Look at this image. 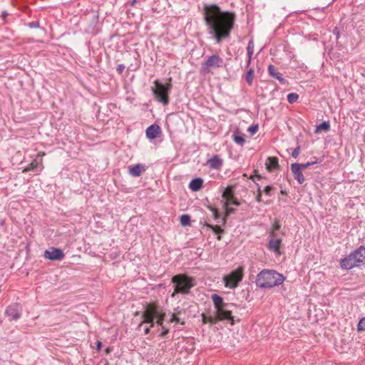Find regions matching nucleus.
Wrapping results in <instances>:
<instances>
[{
  "instance_id": "nucleus-1",
  "label": "nucleus",
  "mask_w": 365,
  "mask_h": 365,
  "mask_svg": "<svg viewBox=\"0 0 365 365\" xmlns=\"http://www.w3.org/2000/svg\"><path fill=\"white\" fill-rule=\"evenodd\" d=\"M203 17L207 32L216 43L230 38L235 21L234 13L222 11L215 4H204Z\"/></svg>"
},
{
  "instance_id": "nucleus-2",
  "label": "nucleus",
  "mask_w": 365,
  "mask_h": 365,
  "mask_svg": "<svg viewBox=\"0 0 365 365\" xmlns=\"http://www.w3.org/2000/svg\"><path fill=\"white\" fill-rule=\"evenodd\" d=\"M284 277L274 270L263 269L257 276L256 284L260 288H271L283 283Z\"/></svg>"
},
{
  "instance_id": "nucleus-3",
  "label": "nucleus",
  "mask_w": 365,
  "mask_h": 365,
  "mask_svg": "<svg viewBox=\"0 0 365 365\" xmlns=\"http://www.w3.org/2000/svg\"><path fill=\"white\" fill-rule=\"evenodd\" d=\"M194 279L186 274H176L171 279L172 283L174 284V292L171 297H174L176 294H187L190 293V289L195 286Z\"/></svg>"
},
{
  "instance_id": "nucleus-4",
  "label": "nucleus",
  "mask_w": 365,
  "mask_h": 365,
  "mask_svg": "<svg viewBox=\"0 0 365 365\" xmlns=\"http://www.w3.org/2000/svg\"><path fill=\"white\" fill-rule=\"evenodd\" d=\"M211 299L213 302L216 314L221 317L220 319H227L231 324H234V318L232 315L231 308L235 307V304L225 303L223 298L216 294H212Z\"/></svg>"
},
{
  "instance_id": "nucleus-5",
  "label": "nucleus",
  "mask_w": 365,
  "mask_h": 365,
  "mask_svg": "<svg viewBox=\"0 0 365 365\" xmlns=\"http://www.w3.org/2000/svg\"><path fill=\"white\" fill-rule=\"evenodd\" d=\"M361 263H365V247H360L341 261L343 269H350Z\"/></svg>"
},
{
  "instance_id": "nucleus-6",
  "label": "nucleus",
  "mask_w": 365,
  "mask_h": 365,
  "mask_svg": "<svg viewBox=\"0 0 365 365\" xmlns=\"http://www.w3.org/2000/svg\"><path fill=\"white\" fill-rule=\"evenodd\" d=\"M154 84L155 86L152 87V91L155 99L163 106H167L169 103L168 95L172 88L170 82L163 84L158 80H155Z\"/></svg>"
},
{
  "instance_id": "nucleus-7",
  "label": "nucleus",
  "mask_w": 365,
  "mask_h": 365,
  "mask_svg": "<svg viewBox=\"0 0 365 365\" xmlns=\"http://www.w3.org/2000/svg\"><path fill=\"white\" fill-rule=\"evenodd\" d=\"M165 314H160L155 307H149L143 314V322L139 324V327L143 326V323L150 324V327L154 326V319L157 318V324L163 327Z\"/></svg>"
},
{
  "instance_id": "nucleus-8",
  "label": "nucleus",
  "mask_w": 365,
  "mask_h": 365,
  "mask_svg": "<svg viewBox=\"0 0 365 365\" xmlns=\"http://www.w3.org/2000/svg\"><path fill=\"white\" fill-rule=\"evenodd\" d=\"M243 276V268L239 267L236 269L232 271L229 274L223 277L225 286L230 289L236 288L239 283L242 280Z\"/></svg>"
},
{
  "instance_id": "nucleus-9",
  "label": "nucleus",
  "mask_w": 365,
  "mask_h": 365,
  "mask_svg": "<svg viewBox=\"0 0 365 365\" xmlns=\"http://www.w3.org/2000/svg\"><path fill=\"white\" fill-rule=\"evenodd\" d=\"M223 64V59L219 55L213 54L202 63V70L204 73H209L212 68L222 67Z\"/></svg>"
},
{
  "instance_id": "nucleus-10",
  "label": "nucleus",
  "mask_w": 365,
  "mask_h": 365,
  "mask_svg": "<svg viewBox=\"0 0 365 365\" xmlns=\"http://www.w3.org/2000/svg\"><path fill=\"white\" fill-rule=\"evenodd\" d=\"M282 239L277 237V233L271 232L268 237L267 248L274 252L279 253L281 247Z\"/></svg>"
},
{
  "instance_id": "nucleus-11",
  "label": "nucleus",
  "mask_w": 365,
  "mask_h": 365,
  "mask_svg": "<svg viewBox=\"0 0 365 365\" xmlns=\"http://www.w3.org/2000/svg\"><path fill=\"white\" fill-rule=\"evenodd\" d=\"M64 256L63 250L58 248L50 247L44 252V257L52 261L61 260Z\"/></svg>"
},
{
  "instance_id": "nucleus-12",
  "label": "nucleus",
  "mask_w": 365,
  "mask_h": 365,
  "mask_svg": "<svg viewBox=\"0 0 365 365\" xmlns=\"http://www.w3.org/2000/svg\"><path fill=\"white\" fill-rule=\"evenodd\" d=\"M5 314L9 317V320H17L21 317V310L17 304L8 306L5 310Z\"/></svg>"
},
{
  "instance_id": "nucleus-13",
  "label": "nucleus",
  "mask_w": 365,
  "mask_h": 365,
  "mask_svg": "<svg viewBox=\"0 0 365 365\" xmlns=\"http://www.w3.org/2000/svg\"><path fill=\"white\" fill-rule=\"evenodd\" d=\"M222 197L223 198V205L222 207H226L227 205H230V202L235 197V189L233 186H229L225 188L222 194Z\"/></svg>"
},
{
  "instance_id": "nucleus-14",
  "label": "nucleus",
  "mask_w": 365,
  "mask_h": 365,
  "mask_svg": "<svg viewBox=\"0 0 365 365\" xmlns=\"http://www.w3.org/2000/svg\"><path fill=\"white\" fill-rule=\"evenodd\" d=\"M291 170L299 184H302L305 181V178L299 169V163H294L291 165Z\"/></svg>"
},
{
  "instance_id": "nucleus-15",
  "label": "nucleus",
  "mask_w": 365,
  "mask_h": 365,
  "mask_svg": "<svg viewBox=\"0 0 365 365\" xmlns=\"http://www.w3.org/2000/svg\"><path fill=\"white\" fill-rule=\"evenodd\" d=\"M267 70L269 76L278 80L282 84L285 85L287 83V80L283 78L282 74L277 71L274 66L269 65Z\"/></svg>"
},
{
  "instance_id": "nucleus-16",
  "label": "nucleus",
  "mask_w": 365,
  "mask_h": 365,
  "mask_svg": "<svg viewBox=\"0 0 365 365\" xmlns=\"http://www.w3.org/2000/svg\"><path fill=\"white\" fill-rule=\"evenodd\" d=\"M145 171V166L136 164L128 167V173L133 177H139Z\"/></svg>"
},
{
  "instance_id": "nucleus-17",
  "label": "nucleus",
  "mask_w": 365,
  "mask_h": 365,
  "mask_svg": "<svg viewBox=\"0 0 365 365\" xmlns=\"http://www.w3.org/2000/svg\"><path fill=\"white\" fill-rule=\"evenodd\" d=\"M161 130L158 125L153 124L146 129V136L149 139H155L160 133Z\"/></svg>"
},
{
  "instance_id": "nucleus-18",
  "label": "nucleus",
  "mask_w": 365,
  "mask_h": 365,
  "mask_svg": "<svg viewBox=\"0 0 365 365\" xmlns=\"http://www.w3.org/2000/svg\"><path fill=\"white\" fill-rule=\"evenodd\" d=\"M43 165L41 161L38 162L36 159L32 160L26 167L23 169V173H27L31 170H36L41 172L43 169Z\"/></svg>"
},
{
  "instance_id": "nucleus-19",
  "label": "nucleus",
  "mask_w": 365,
  "mask_h": 365,
  "mask_svg": "<svg viewBox=\"0 0 365 365\" xmlns=\"http://www.w3.org/2000/svg\"><path fill=\"white\" fill-rule=\"evenodd\" d=\"M207 165L211 169H220L222 165V160L219 155H215L207 160Z\"/></svg>"
},
{
  "instance_id": "nucleus-20",
  "label": "nucleus",
  "mask_w": 365,
  "mask_h": 365,
  "mask_svg": "<svg viewBox=\"0 0 365 365\" xmlns=\"http://www.w3.org/2000/svg\"><path fill=\"white\" fill-rule=\"evenodd\" d=\"M202 321L204 324L210 323L212 324H216L219 321L227 320V319H220V316L216 314L215 317L207 316L205 314H202Z\"/></svg>"
},
{
  "instance_id": "nucleus-21",
  "label": "nucleus",
  "mask_w": 365,
  "mask_h": 365,
  "mask_svg": "<svg viewBox=\"0 0 365 365\" xmlns=\"http://www.w3.org/2000/svg\"><path fill=\"white\" fill-rule=\"evenodd\" d=\"M266 168L269 171L278 168V158L276 157H269L266 161Z\"/></svg>"
},
{
  "instance_id": "nucleus-22",
  "label": "nucleus",
  "mask_w": 365,
  "mask_h": 365,
  "mask_svg": "<svg viewBox=\"0 0 365 365\" xmlns=\"http://www.w3.org/2000/svg\"><path fill=\"white\" fill-rule=\"evenodd\" d=\"M202 179L198 178L192 179L190 182L189 187L192 191H198L202 187Z\"/></svg>"
},
{
  "instance_id": "nucleus-23",
  "label": "nucleus",
  "mask_w": 365,
  "mask_h": 365,
  "mask_svg": "<svg viewBox=\"0 0 365 365\" xmlns=\"http://www.w3.org/2000/svg\"><path fill=\"white\" fill-rule=\"evenodd\" d=\"M204 226H206L207 227L211 229L212 230V232L215 234V235H217V240H221V236L220 235L222 234L224 232V230H222V228H220L219 226H217V225H210L207 222H205Z\"/></svg>"
},
{
  "instance_id": "nucleus-24",
  "label": "nucleus",
  "mask_w": 365,
  "mask_h": 365,
  "mask_svg": "<svg viewBox=\"0 0 365 365\" xmlns=\"http://www.w3.org/2000/svg\"><path fill=\"white\" fill-rule=\"evenodd\" d=\"M254 48H255L254 42H253L252 40H250L248 42L247 47V55H248V61H247V66H249L250 63L251 58H252V56L253 53H254Z\"/></svg>"
},
{
  "instance_id": "nucleus-25",
  "label": "nucleus",
  "mask_w": 365,
  "mask_h": 365,
  "mask_svg": "<svg viewBox=\"0 0 365 365\" xmlns=\"http://www.w3.org/2000/svg\"><path fill=\"white\" fill-rule=\"evenodd\" d=\"M330 130V124L329 121H324L323 123L318 125L316 128L315 133H319L321 131L328 132Z\"/></svg>"
},
{
  "instance_id": "nucleus-26",
  "label": "nucleus",
  "mask_w": 365,
  "mask_h": 365,
  "mask_svg": "<svg viewBox=\"0 0 365 365\" xmlns=\"http://www.w3.org/2000/svg\"><path fill=\"white\" fill-rule=\"evenodd\" d=\"M232 139L235 143L240 145H243L244 143H245V140L244 138L243 135L234 134L232 135Z\"/></svg>"
},
{
  "instance_id": "nucleus-27",
  "label": "nucleus",
  "mask_w": 365,
  "mask_h": 365,
  "mask_svg": "<svg viewBox=\"0 0 365 365\" xmlns=\"http://www.w3.org/2000/svg\"><path fill=\"white\" fill-rule=\"evenodd\" d=\"M254 78V70L250 68L246 74V81L250 86L252 83Z\"/></svg>"
},
{
  "instance_id": "nucleus-28",
  "label": "nucleus",
  "mask_w": 365,
  "mask_h": 365,
  "mask_svg": "<svg viewBox=\"0 0 365 365\" xmlns=\"http://www.w3.org/2000/svg\"><path fill=\"white\" fill-rule=\"evenodd\" d=\"M190 223V217L188 215H182L180 217V224L182 226L189 225Z\"/></svg>"
},
{
  "instance_id": "nucleus-29",
  "label": "nucleus",
  "mask_w": 365,
  "mask_h": 365,
  "mask_svg": "<svg viewBox=\"0 0 365 365\" xmlns=\"http://www.w3.org/2000/svg\"><path fill=\"white\" fill-rule=\"evenodd\" d=\"M298 98H299L298 94L294 93H289L287 96V101L289 103H295Z\"/></svg>"
},
{
  "instance_id": "nucleus-30",
  "label": "nucleus",
  "mask_w": 365,
  "mask_h": 365,
  "mask_svg": "<svg viewBox=\"0 0 365 365\" xmlns=\"http://www.w3.org/2000/svg\"><path fill=\"white\" fill-rule=\"evenodd\" d=\"M225 212V217L229 216L235 212L236 210L233 207H230V205H227L226 207H223Z\"/></svg>"
},
{
  "instance_id": "nucleus-31",
  "label": "nucleus",
  "mask_w": 365,
  "mask_h": 365,
  "mask_svg": "<svg viewBox=\"0 0 365 365\" xmlns=\"http://www.w3.org/2000/svg\"><path fill=\"white\" fill-rule=\"evenodd\" d=\"M208 208L212 211L215 220H219L220 218V215L216 208L212 206H209Z\"/></svg>"
},
{
  "instance_id": "nucleus-32",
  "label": "nucleus",
  "mask_w": 365,
  "mask_h": 365,
  "mask_svg": "<svg viewBox=\"0 0 365 365\" xmlns=\"http://www.w3.org/2000/svg\"><path fill=\"white\" fill-rule=\"evenodd\" d=\"M259 129V126L257 124L252 125L250 127L248 128L247 131L251 134L254 135L255 134Z\"/></svg>"
},
{
  "instance_id": "nucleus-33",
  "label": "nucleus",
  "mask_w": 365,
  "mask_h": 365,
  "mask_svg": "<svg viewBox=\"0 0 365 365\" xmlns=\"http://www.w3.org/2000/svg\"><path fill=\"white\" fill-rule=\"evenodd\" d=\"M357 329L359 331H365V317L359 321Z\"/></svg>"
},
{
  "instance_id": "nucleus-34",
  "label": "nucleus",
  "mask_w": 365,
  "mask_h": 365,
  "mask_svg": "<svg viewBox=\"0 0 365 365\" xmlns=\"http://www.w3.org/2000/svg\"><path fill=\"white\" fill-rule=\"evenodd\" d=\"M317 163H318V161L315 160V161H313V162H308L307 163H299V169L302 170L308 168L309 166L314 165V164H316Z\"/></svg>"
},
{
  "instance_id": "nucleus-35",
  "label": "nucleus",
  "mask_w": 365,
  "mask_h": 365,
  "mask_svg": "<svg viewBox=\"0 0 365 365\" xmlns=\"http://www.w3.org/2000/svg\"><path fill=\"white\" fill-rule=\"evenodd\" d=\"M180 312L177 313L176 314H173L170 320V322H176V323H180L182 324H184V321H180V319L178 317V314H179Z\"/></svg>"
},
{
  "instance_id": "nucleus-36",
  "label": "nucleus",
  "mask_w": 365,
  "mask_h": 365,
  "mask_svg": "<svg viewBox=\"0 0 365 365\" xmlns=\"http://www.w3.org/2000/svg\"><path fill=\"white\" fill-rule=\"evenodd\" d=\"M280 227H281V225H280L279 222L277 220H275L274 224L272 226L271 232H274V233H275V232L279 230L280 229Z\"/></svg>"
},
{
  "instance_id": "nucleus-37",
  "label": "nucleus",
  "mask_w": 365,
  "mask_h": 365,
  "mask_svg": "<svg viewBox=\"0 0 365 365\" xmlns=\"http://www.w3.org/2000/svg\"><path fill=\"white\" fill-rule=\"evenodd\" d=\"M301 150V146L298 145L292 153V156L294 158H297L299 155Z\"/></svg>"
},
{
  "instance_id": "nucleus-38",
  "label": "nucleus",
  "mask_w": 365,
  "mask_h": 365,
  "mask_svg": "<svg viewBox=\"0 0 365 365\" xmlns=\"http://www.w3.org/2000/svg\"><path fill=\"white\" fill-rule=\"evenodd\" d=\"M274 190L273 187L271 186V185H267L264 187L263 192L267 195H271V192Z\"/></svg>"
},
{
  "instance_id": "nucleus-39",
  "label": "nucleus",
  "mask_w": 365,
  "mask_h": 365,
  "mask_svg": "<svg viewBox=\"0 0 365 365\" xmlns=\"http://www.w3.org/2000/svg\"><path fill=\"white\" fill-rule=\"evenodd\" d=\"M29 26L31 29H36L39 27V22L37 21H31L29 24Z\"/></svg>"
},
{
  "instance_id": "nucleus-40",
  "label": "nucleus",
  "mask_w": 365,
  "mask_h": 365,
  "mask_svg": "<svg viewBox=\"0 0 365 365\" xmlns=\"http://www.w3.org/2000/svg\"><path fill=\"white\" fill-rule=\"evenodd\" d=\"M125 69V66L123 64H119L117 68L116 71L118 72V73H122Z\"/></svg>"
},
{
  "instance_id": "nucleus-41",
  "label": "nucleus",
  "mask_w": 365,
  "mask_h": 365,
  "mask_svg": "<svg viewBox=\"0 0 365 365\" xmlns=\"http://www.w3.org/2000/svg\"><path fill=\"white\" fill-rule=\"evenodd\" d=\"M230 205H234L235 206H240L241 205V202L237 199L234 197L233 200H231Z\"/></svg>"
},
{
  "instance_id": "nucleus-42",
  "label": "nucleus",
  "mask_w": 365,
  "mask_h": 365,
  "mask_svg": "<svg viewBox=\"0 0 365 365\" xmlns=\"http://www.w3.org/2000/svg\"><path fill=\"white\" fill-rule=\"evenodd\" d=\"M163 329V331L160 334V337H164L169 331L168 329H165L164 327H162Z\"/></svg>"
},
{
  "instance_id": "nucleus-43",
  "label": "nucleus",
  "mask_w": 365,
  "mask_h": 365,
  "mask_svg": "<svg viewBox=\"0 0 365 365\" xmlns=\"http://www.w3.org/2000/svg\"><path fill=\"white\" fill-rule=\"evenodd\" d=\"M256 201L257 202H262V195H261V193H257V195H256Z\"/></svg>"
},
{
  "instance_id": "nucleus-44",
  "label": "nucleus",
  "mask_w": 365,
  "mask_h": 365,
  "mask_svg": "<svg viewBox=\"0 0 365 365\" xmlns=\"http://www.w3.org/2000/svg\"><path fill=\"white\" fill-rule=\"evenodd\" d=\"M9 14L7 11H4L1 13V17L5 19L8 16Z\"/></svg>"
},
{
  "instance_id": "nucleus-45",
  "label": "nucleus",
  "mask_w": 365,
  "mask_h": 365,
  "mask_svg": "<svg viewBox=\"0 0 365 365\" xmlns=\"http://www.w3.org/2000/svg\"><path fill=\"white\" fill-rule=\"evenodd\" d=\"M150 327H151L150 326V327H145L144 328V334H148L150 331Z\"/></svg>"
},
{
  "instance_id": "nucleus-46",
  "label": "nucleus",
  "mask_w": 365,
  "mask_h": 365,
  "mask_svg": "<svg viewBox=\"0 0 365 365\" xmlns=\"http://www.w3.org/2000/svg\"><path fill=\"white\" fill-rule=\"evenodd\" d=\"M96 345H97V349L100 350L102 346V343L100 341H98L96 342Z\"/></svg>"
},
{
  "instance_id": "nucleus-47",
  "label": "nucleus",
  "mask_w": 365,
  "mask_h": 365,
  "mask_svg": "<svg viewBox=\"0 0 365 365\" xmlns=\"http://www.w3.org/2000/svg\"><path fill=\"white\" fill-rule=\"evenodd\" d=\"M45 155V153L44 152H39L38 154H37V157H43Z\"/></svg>"
},
{
  "instance_id": "nucleus-48",
  "label": "nucleus",
  "mask_w": 365,
  "mask_h": 365,
  "mask_svg": "<svg viewBox=\"0 0 365 365\" xmlns=\"http://www.w3.org/2000/svg\"><path fill=\"white\" fill-rule=\"evenodd\" d=\"M256 185L257 187V193H261V189H260L259 185L258 184H256Z\"/></svg>"
},
{
  "instance_id": "nucleus-49",
  "label": "nucleus",
  "mask_w": 365,
  "mask_h": 365,
  "mask_svg": "<svg viewBox=\"0 0 365 365\" xmlns=\"http://www.w3.org/2000/svg\"><path fill=\"white\" fill-rule=\"evenodd\" d=\"M137 1H138V0H133L130 2V6H133Z\"/></svg>"
},
{
  "instance_id": "nucleus-50",
  "label": "nucleus",
  "mask_w": 365,
  "mask_h": 365,
  "mask_svg": "<svg viewBox=\"0 0 365 365\" xmlns=\"http://www.w3.org/2000/svg\"><path fill=\"white\" fill-rule=\"evenodd\" d=\"M281 193H282V195H286V194H287V192H286L285 191H284V190H281Z\"/></svg>"
},
{
  "instance_id": "nucleus-51",
  "label": "nucleus",
  "mask_w": 365,
  "mask_h": 365,
  "mask_svg": "<svg viewBox=\"0 0 365 365\" xmlns=\"http://www.w3.org/2000/svg\"><path fill=\"white\" fill-rule=\"evenodd\" d=\"M257 178L258 179H261V176H260V175H257Z\"/></svg>"
},
{
  "instance_id": "nucleus-52",
  "label": "nucleus",
  "mask_w": 365,
  "mask_h": 365,
  "mask_svg": "<svg viewBox=\"0 0 365 365\" xmlns=\"http://www.w3.org/2000/svg\"><path fill=\"white\" fill-rule=\"evenodd\" d=\"M225 222H226V220H225V218H223V224H225Z\"/></svg>"
}]
</instances>
